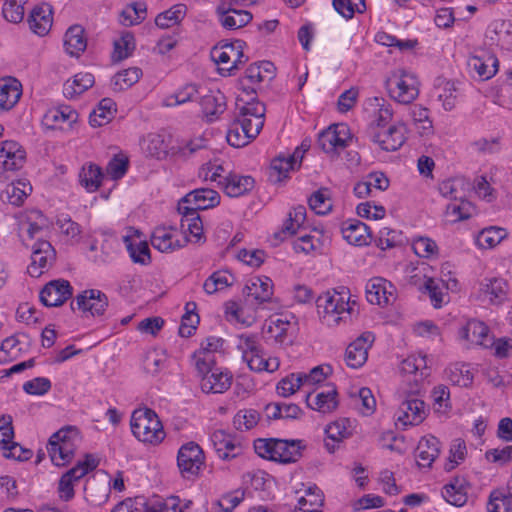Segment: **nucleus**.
I'll return each instance as SVG.
<instances>
[{
    "mask_svg": "<svg viewBox=\"0 0 512 512\" xmlns=\"http://www.w3.org/2000/svg\"><path fill=\"white\" fill-rule=\"evenodd\" d=\"M364 112L372 125L384 127L394 115L392 105L382 97L368 98L364 103Z\"/></svg>",
    "mask_w": 512,
    "mask_h": 512,
    "instance_id": "b1692460",
    "label": "nucleus"
},
{
    "mask_svg": "<svg viewBox=\"0 0 512 512\" xmlns=\"http://www.w3.org/2000/svg\"><path fill=\"white\" fill-rule=\"evenodd\" d=\"M53 23L52 8L48 4H41L33 8L29 17L28 24L31 31L39 36L46 35Z\"/></svg>",
    "mask_w": 512,
    "mask_h": 512,
    "instance_id": "4c0bfd02",
    "label": "nucleus"
},
{
    "mask_svg": "<svg viewBox=\"0 0 512 512\" xmlns=\"http://www.w3.org/2000/svg\"><path fill=\"white\" fill-rule=\"evenodd\" d=\"M357 428L355 420L349 418H340L327 425L325 433L333 441L340 442L351 437Z\"/></svg>",
    "mask_w": 512,
    "mask_h": 512,
    "instance_id": "603ef678",
    "label": "nucleus"
},
{
    "mask_svg": "<svg viewBox=\"0 0 512 512\" xmlns=\"http://www.w3.org/2000/svg\"><path fill=\"white\" fill-rule=\"evenodd\" d=\"M255 186V181L251 176L228 172L220 189L229 197H240L250 191Z\"/></svg>",
    "mask_w": 512,
    "mask_h": 512,
    "instance_id": "72a5a7b5",
    "label": "nucleus"
},
{
    "mask_svg": "<svg viewBox=\"0 0 512 512\" xmlns=\"http://www.w3.org/2000/svg\"><path fill=\"white\" fill-rule=\"evenodd\" d=\"M324 496L315 485H310L304 490V494L298 498V504L294 512H322Z\"/></svg>",
    "mask_w": 512,
    "mask_h": 512,
    "instance_id": "c03bdc74",
    "label": "nucleus"
},
{
    "mask_svg": "<svg viewBox=\"0 0 512 512\" xmlns=\"http://www.w3.org/2000/svg\"><path fill=\"white\" fill-rule=\"evenodd\" d=\"M244 293L259 303L267 302L273 296V282L267 276H253L248 279Z\"/></svg>",
    "mask_w": 512,
    "mask_h": 512,
    "instance_id": "58836bf2",
    "label": "nucleus"
},
{
    "mask_svg": "<svg viewBox=\"0 0 512 512\" xmlns=\"http://www.w3.org/2000/svg\"><path fill=\"white\" fill-rule=\"evenodd\" d=\"M234 276L227 270H218L212 273L204 282L203 288L207 294H214L231 286Z\"/></svg>",
    "mask_w": 512,
    "mask_h": 512,
    "instance_id": "bf43d9fd",
    "label": "nucleus"
},
{
    "mask_svg": "<svg viewBox=\"0 0 512 512\" xmlns=\"http://www.w3.org/2000/svg\"><path fill=\"white\" fill-rule=\"evenodd\" d=\"M239 115L236 121L242 131H246L253 139L258 136L264 125L265 106L263 103L238 96Z\"/></svg>",
    "mask_w": 512,
    "mask_h": 512,
    "instance_id": "0eeeda50",
    "label": "nucleus"
},
{
    "mask_svg": "<svg viewBox=\"0 0 512 512\" xmlns=\"http://www.w3.org/2000/svg\"><path fill=\"white\" fill-rule=\"evenodd\" d=\"M366 298L371 304L387 306L396 300V288L390 281L374 277L366 285Z\"/></svg>",
    "mask_w": 512,
    "mask_h": 512,
    "instance_id": "f3484780",
    "label": "nucleus"
},
{
    "mask_svg": "<svg viewBox=\"0 0 512 512\" xmlns=\"http://www.w3.org/2000/svg\"><path fill=\"white\" fill-rule=\"evenodd\" d=\"M440 442L434 436H425L421 438L417 447L418 464L422 467H430L434 460L439 456Z\"/></svg>",
    "mask_w": 512,
    "mask_h": 512,
    "instance_id": "49530a36",
    "label": "nucleus"
},
{
    "mask_svg": "<svg viewBox=\"0 0 512 512\" xmlns=\"http://www.w3.org/2000/svg\"><path fill=\"white\" fill-rule=\"evenodd\" d=\"M274 74V66L269 61L251 64L245 72L240 85L248 100H254L256 86L266 79H271Z\"/></svg>",
    "mask_w": 512,
    "mask_h": 512,
    "instance_id": "9b49d317",
    "label": "nucleus"
},
{
    "mask_svg": "<svg viewBox=\"0 0 512 512\" xmlns=\"http://www.w3.org/2000/svg\"><path fill=\"white\" fill-rule=\"evenodd\" d=\"M342 237L351 245L366 246L371 242L370 228L357 219H347L341 224Z\"/></svg>",
    "mask_w": 512,
    "mask_h": 512,
    "instance_id": "473e14b6",
    "label": "nucleus"
},
{
    "mask_svg": "<svg viewBox=\"0 0 512 512\" xmlns=\"http://www.w3.org/2000/svg\"><path fill=\"white\" fill-rule=\"evenodd\" d=\"M220 203V195L210 188H199L189 192L179 204L187 206V210L198 212L217 206Z\"/></svg>",
    "mask_w": 512,
    "mask_h": 512,
    "instance_id": "c85d7f7f",
    "label": "nucleus"
},
{
    "mask_svg": "<svg viewBox=\"0 0 512 512\" xmlns=\"http://www.w3.org/2000/svg\"><path fill=\"white\" fill-rule=\"evenodd\" d=\"M352 140L350 129L344 123L331 125L319 135V145L326 153L338 152L349 145Z\"/></svg>",
    "mask_w": 512,
    "mask_h": 512,
    "instance_id": "ddd939ff",
    "label": "nucleus"
},
{
    "mask_svg": "<svg viewBox=\"0 0 512 512\" xmlns=\"http://www.w3.org/2000/svg\"><path fill=\"white\" fill-rule=\"evenodd\" d=\"M237 348L242 353V359L254 372L272 373L278 370L280 361L270 357L263 351L259 338L254 334L243 333L238 336Z\"/></svg>",
    "mask_w": 512,
    "mask_h": 512,
    "instance_id": "20e7f679",
    "label": "nucleus"
},
{
    "mask_svg": "<svg viewBox=\"0 0 512 512\" xmlns=\"http://www.w3.org/2000/svg\"><path fill=\"white\" fill-rule=\"evenodd\" d=\"M408 129L403 121H398L388 128L374 133L372 140L385 151H396L407 139Z\"/></svg>",
    "mask_w": 512,
    "mask_h": 512,
    "instance_id": "4468645a",
    "label": "nucleus"
},
{
    "mask_svg": "<svg viewBox=\"0 0 512 512\" xmlns=\"http://www.w3.org/2000/svg\"><path fill=\"white\" fill-rule=\"evenodd\" d=\"M64 47L71 56L78 57L87 47L84 29L80 25L71 26L64 36Z\"/></svg>",
    "mask_w": 512,
    "mask_h": 512,
    "instance_id": "3c124183",
    "label": "nucleus"
},
{
    "mask_svg": "<svg viewBox=\"0 0 512 512\" xmlns=\"http://www.w3.org/2000/svg\"><path fill=\"white\" fill-rule=\"evenodd\" d=\"M14 431L12 426V418L8 415L0 417V449L6 458L17 460H27L31 457L30 450H23L22 447L13 441Z\"/></svg>",
    "mask_w": 512,
    "mask_h": 512,
    "instance_id": "f8f14e48",
    "label": "nucleus"
},
{
    "mask_svg": "<svg viewBox=\"0 0 512 512\" xmlns=\"http://www.w3.org/2000/svg\"><path fill=\"white\" fill-rule=\"evenodd\" d=\"M22 84L14 77L0 78V111L11 110L20 100Z\"/></svg>",
    "mask_w": 512,
    "mask_h": 512,
    "instance_id": "c9c22d12",
    "label": "nucleus"
},
{
    "mask_svg": "<svg viewBox=\"0 0 512 512\" xmlns=\"http://www.w3.org/2000/svg\"><path fill=\"white\" fill-rule=\"evenodd\" d=\"M512 509V494L504 490H494L487 503L488 512H510Z\"/></svg>",
    "mask_w": 512,
    "mask_h": 512,
    "instance_id": "338daca9",
    "label": "nucleus"
},
{
    "mask_svg": "<svg viewBox=\"0 0 512 512\" xmlns=\"http://www.w3.org/2000/svg\"><path fill=\"white\" fill-rule=\"evenodd\" d=\"M130 427L134 437L146 445L158 446L166 437L161 420L149 408L134 410L130 419Z\"/></svg>",
    "mask_w": 512,
    "mask_h": 512,
    "instance_id": "f03ea898",
    "label": "nucleus"
},
{
    "mask_svg": "<svg viewBox=\"0 0 512 512\" xmlns=\"http://www.w3.org/2000/svg\"><path fill=\"white\" fill-rule=\"evenodd\" d=\"M185 13V5H174L170 9L158 14L155 18V24L160 28H169L179 23L183 19Z\"/></svg>",
    "mask_w": 512,
    "mask_h": 512,
    "instance_id": "774afa93",
    "label": "nucleus"
},
{
    "mask_svg": "<svg viewBox=\"0 0 512 512\" xmlns=\"http://www.w3.org/2000/svg\"><path fill=\"white\" fill-rule=\"evenodd\" d=\"M211 442L217 456L224 461L236 459L243 454L241 442L224 430H216L211 435Z\"/></svg>",
    "mask_w": 512,
    "mask_h": 512,
    "instance_id": "dca6fc26",
    "label": "nucleus"
},
{
    "mask_svg": "<svg viewBox=\"0 0 512 512\" xmlns=\"http://www.w3.org/2000/svg\"><path fill=\"white\" fill-rule=\"evenodd\" d=\"M426 405L424 401L411 397L403 400L396 412L397 424L403 428L419 425L426 418Z\"/></svg>",
    "mask_w": 512,
    "mask_h": 512,
    "instance_id": "2eb2a0df",
    "label": "nucleus"
},
{
    "mask_svg": "<svg viewBox=\"0 0 512 512\" xmlns=\"http://www.w3.org/2000/svg\"><path fill=\"white\" fill-rule=\"evenodd\" d=\"M509 287L502 278L484 279L479 286L478 297L490 304H501L508 297Z\"/></svg>",
    "mask_w": 512,
    "mask_h": 512,
    "instance_id": "2f4dec72",
    "label": "nucleus"
},
{
    "mask_svg": "<svg viewBox=\"0 0 512 512\" xmlns=\"http://www.w3.org/2000/svg\"><path fill=\"white\" fill-rule=\"evenodd\" d=\"M467 66L473 77L488 80L496 74L498 60L493 54L483 51L481 54L471 55L468 58Z\"/></svg>",
    "mask_w": 512,
    "mask_h": 512,
    "instance_id": "bb28decb",
    "label": "nucleus"
},
{
    "mask_svg": "<svg viewBox=\"0 0 512 512\" xmlns=\"http://www.w3.org/2000/svg\"><path fill=\"white\" fill-rule=\"evenodd\" d=\"M72 295V287L66 280H53L40 292V300L47 307L62 305Z\"/></svg>",
    "mask_w": 512,
    "mask_h": 512,
    "instance_id": "cd10ccee",
    "label": "nucleus"
},
{
    "mask_svg": "<svg viewBox=\"0 0 512 512\" xmlns=\"http://www.w3.org/2000/svg\"><path fill=\"white\" fill-rule=\"evenodd\" d=\"M78 113L72 107L62 105L46 111L43 116V124L49 129H72L78 121Z\"/></svg>",
    "mask_w": 512,
    "mask_h": 512,
    "instance_id": "4be33fe9",
    "label": "nucleus"
},
{
    "mask_svg": "<svg viewBox=\"0 0 512 512\" xmlns=\"http://www.w3.org/2000/svg\"><path fill=\"white\" fill-rule=\"evenodd\" d=\"M375 337L371 332H364L346 349L345 360L349 367L357 369L365 364L368 358V350L371 348Z\"/></svg>",
    "mask_w": 512,
    "mask_h": 512,
    "instance_id": "aec40b11",
    "label": "nucleus"
},
{
    "mask_svg": "<svg viewBox=\"0 0 512 512\" xmlns=\"http://www.w3.org/2000/svg\"><path fill=\"white\" fill-rule=\"evenodd\" d=\"M80 443L81 436L77 428L72 426L61 428L51 435L47 444L51 462L57 467L68 465L74 458Z\"/></svg>",
    "mask_w": 512,
    "mask_h": 512,
    "instance_id": "7ed1b4c3",
    "label": "nucleus"
},
{
    "mask_svg": "<svg viewBox=\"0 0 512 512\" xmlns=\"http://www.w3.org/2000/svg\"><path fill=\"white\" fill-rule=\"evenodd\" d=\"M210 57L217 66L218 72L223 76L231 75L247 61L241 41L214 46L211 49Z\"/></svg>",
    "mask_w": 512,
    "mask_h": 512,
    "instance_id": "423d86ee",
    "label": "nucleus"
},
{
    "mask_svg": "<svg viewBox=\"0 0 512 512\" xmlns=\"http://www.w3.org/2000/svg\"><path fill=\"white\" fill-rule=\"evenodd\" d=\"M219 23L226 30H237L249 24L253 18L247 10L236 9L231 3L221 2L216 8Z\"/></svg>",
    "mask_w": 512,
    "mask_h": 512,
    "instance_id": "6ab92c4d",
    "label": "nucleus"
},
{
    "mask_svg": "<svg viewBox=\"0 0 512 512\" xmlns=\"http://www.w3.org/2000/svg\"><path fill=\"white\" fill-rule=\"evenodd\" d=\"M294 169L293 158H287L286 155H279L271 162L269 178L273 182H280L287 178L289 172Z\"/></svg>",
    "mask_w": 512,
    "mask_h": 512,
    "instance_id": "0e129e2a",
    "label": "nucleus"
},
{
    "mask_svg": "<svg viewBox=\"0 0 512 512\" xmlns=\"http://www.w3.org/2000/svg\"><path fill=\"white\" fill-rule=\"evenodd\" d=\"M204 459V453L198 444H183L177 455V464L183 477L189 479L197 476L204 465Z\"/></svg>",
    "mask_w": 512,
    "mask_h": 512,
    "instance_id": "1a4fd4ad",
    "label": "nucleus"
},
{
    "mask_svg": "<svg viewBox=\"0 0 512 512\" xmlns=\"http://www.w3.org/2000/svg\"><path fill=\"white\" fill-rule=\"evenodd\" d=\"M506 236L505 229L491 226L481 230L475 236L474 241L476 246L481 249H491L497 246Z\"/></svg>",
    "mask_w": 512,
    "mask_h": 512,
    "instance_id": "6e6d98bb",
    "label": "nucleus"
},
{
    "mask_svg": "<svg viewBox=\"0 0 512 512\" xmlns=\"http://www.w3.org/2000/svg\"><path fill=\"white\" fill-rule=\"evenodd\" d=\"M460 337L471 345L487 346L490 342L489 328L479 320H470L460 330Z\"/></svg>",
    "mask_w": 512,
    "mask_h": 512,
    "instance_id": "79ce46f5",
    "label": "nucleus"
},
{
    "mask_svg": "<svg viewBox=\"0 0 512 512\" xmlns=\"http://www.w3.org/2000/svg\"><path fill=\"white\" fill-rule=\"evenodd\" d=\"M290 315H275L269 318L266 324V333L276 343L285 344L292 341L295 322Z\"/></svg>",
    "mask_w": 512,
    "mask_h": 512,
    "instance_id": "a878e982",
    "label": "nucleus"
},
{
    "mask_svg": "<svg viewBox=\"0 0 512 512\" xmlns=\"http://www.w3.org/2000/svg\"><path fill=\"white\" fill-rule=\"evenodd\" d=\"M319 322L327 328H338L352 323L358 315V304L345 287L328 289L315 300Z\"/></svg>",
    "mask_w": 512,
    "mask_h": 512,
    "instance_id": "f257e3e1",
    "label": "nucleus"
},
{
    "mask_svg": "<svg viewBox=\"0 0 512 512\" xmlns=\"http://www.w3.org/2000/svg\"><path fill=\"white\" fill-rule=\"evenodd\" d=\"M461 90L459 86L452 81H445L438 87V100L446 111H451L456 107Z\"/></svg>",
    "mask_w": 512,
    "mask_h": 512,
    "instance_id": "13d9d810",
    "label": "nucleus"
},
{
    "mask_svg": "<svg viewBox=\"0 0 512 512\" xmlns=\"http://www.w3.org/2000/svg\"><path fill=\"white\" fill-rule=\"evenodd\" d=\"M115 111V103L111 99H102L89 116L90 125L92 127H101L108 124L112 120Z\"/></svg>",
    "mask_w": 512,
    "mask_h": 512,
    "instance_id": "4d7b16f0",
    "label": "nucleus"
},
{
    "mask_svg": "<svg viewBox=\"0 0 512 512\" xmlns=\"http://www.w3.org/2000/svg\"><path fill=\"white\" fill-rule=\"evenodd\" d=\"M420 82L417 76L403 68L393 70L385 81L388 96L403 105L411 104L419 96Z\"/></svg>",
    "mask_w": 512,
    "mask_h": 512,
    "instance_id": "39448f33",
    "label": "nucleus"
},
{
    "mask_svg": "<svg viewBox=\"0 0 512 512\" xmlns=\"http://www.w3.org/2000/svg\"><path fill=\"white\" fill-rule=\"evenodd\" d=\"M75 303L77 305V309L84 314L100 316L104 314L108 306V299L102 291L90 289L77 295Z\"/></svg>",
    "mask_w": 512,
    "mask_h": 512,
    "instance_id": "393cba45",
    "label": "nucleus"
},
{
    "mask_svg": "<svg viewBox=\"0 0 512 512\" xmlns=\"http://www.w3.org/2000/svg\"><path fill=\"white\" fill-rule=\"evenodd\" d=\"M178 212L182 215L181 229L186 236L187 244H202L206 237L203 230L202 220L198 212L187 210V206L179 204Z\"/></svg>",
    "mask_w": 512,
    "mask_h": 512,
    "instance_id": "a211bd4d",
    "label": "nucleus"
},
{
    "mask_svg": "<svg viewBox=\"0 0 512 512\" xmlns=\"http://www.w3.org/2000/svg\"><path fill=\"white\" fill-rule=\"evenodd\" d=\"M303 448L301 440L276 439V462L289 464L298 461Z\"/></svg>",
    "mask_w": 512,
    "mask_h": 512,
    "instance_id": "37998d69",
    "label": "nucleus"
},
{
    "mask_svg": "<svg viewBox=\"0 0 512 512\" xmlns=\"http://www.w3.org/2000/svg\"><path fill=\"white\" fill-rule=\"evenodd\" d=\"M470 490L471 484L465 476H455L443 486L441 495L447 503L462 507L468 501Z\"/></svg>",
    "mask_w": 512,
    "mask_h": 512,
    "instance_id": "5701e85b",
    "label": "nucleus"
},
{
    "mask_svg": "<svg viewBox=\"0 0 512 512\" xmlns=\"http://www.w3.org/2000/svg\"><path fill=\"white\" fill-rule=\"evenodd\" d=\"M142 151L150 157L162 159L167 155L168 144L163 135L158 133H150L145 136L141 143Z\"/></svg>",
    "mask_w": 512,
    "mask_h": 512,
    "instance_id": "864d4df0",
    "label": "nucleus"
},
{
    "mask_svg": "<svg viewBox=\"0 0 512 512\" xmlns=\"http://www.w3.org/2000/svg\"><path fill=\"white\" fill-rule=\"evenodd\" d=\"M123 241L134 263L142 265L150 263V249L147 241L139 230L129 228L123 236Z\"/></svg>",
    "mask_w": 512,
    "mask_h": 512,
    "instance_id": "412c9836",
    "label": "nucleus"
},
{
    "mask_svg": "<svg viewBox=\"0 0 512 512\" xmlns=\"http://www.w3.org/2000/svg\"><path fill=\"white\" fill-rule=\"evenodd\" d=\"M95 83L94 76L89 72H79L64 83L63 92L67 98H75Z\"/></svg>",
    "mask_w": 512,
    "mask_h": 512,
    "instance_id": "09e8293b",
    "label": "nucleus"
},
{
    "mask_svg": "<svg viewBox=\"0 0 512 512\" xmlns=\"http://www.w3.org/2000/svg\"><path fill=\"white\" fill-rule=\"evenodd\" d=\"M78 179L80 185L88 193H93L101 187L105 179V173L99 165L93 162H86L79 171Z\"/></svg>",
    "mask_w": 512,
    "mask_h": 512,
    "instance_id": "a19ab883",
    "label": "nucleus"
},
{
    "mask_svg": "<svg viewBox=\"0 0 512 512\" xmlns=\"http://www.w3.org/2000/svg\"><path fill=\"white\" fill-rule=\"evenodd\" d=\"M142 72L137 67L124 69L114 75L112 78V86L115 91H122L130 88L137 83Z\"/></svg>",
    "mask_w": 512,
    "mask_h": 512,
    "instance_id": "e2e57ef3",
    "label": "nucleus"
},
{
    "mask_svg": "<svg viewBox=\"0 0 512 512\" xmlns=\"http://www.w3.org/2000/svg\"><path fill=\"white\" fill-rule=\"evenodd\" d=\"M446 378L453 385L469 387L474 380V369L470 364L454 363L445 370Z\"/></svg>",
    "mask_w": 512,
    "mask_h": 512,
    "instance_id": "8fccbe9b",
    "label": "nucleus"
},
{
    "mask_svg": "<svg viewBox=\"0 0 512 512\" xmlns=\"http://www.w3.org/2000/svg\"><path fill=\"white\" fill-rule=\"evenodd\" d=\"M226 174L223 164L219 159L204 163L198 173L202 180L215 182L219 188Z\"/></svg>",
    "mask_w": 512,
    "mask_h": 512,
    "instance_id": "680f3d73",
    "label": "nucleus"
},
{
    "mask_svg": "<svg viewBox=\"0 0 512 512\" xmlns=\"http://www.w3.org/2000/svg\"><path fill=\"white\" fill-rule=\"evenodd\" d=\"M323 235L320 230L314 229L308 234H304L293 242L294 250L299 253L309 254L319 251L323 246Z\"/></svg>",
    "mask_w": 512,
    "mask_h": 512,
    "instance_id": "5fc2aeb1",
    "label": "nucleus"
},
{
    "mask_svg": "<svg viewBox=\"0 0 512 512\" xmlns=\"http://www.w3.org/2000/svg\"><path fill=\"white\" fill-rule=\"evenodd\" d=\"M374 40L380 45L395 48L401 52L412 50L418 44L417 40L415 39H398L396 36L391 35L385 31H378L375 34Z\"/></svg>",
    "mask_w": 512,
    "mask_h": 512,
    "instance_id": "052dcab7",
    "label": "nucleus"
},
{
    "mask_svg": "<svg viewBox=\"0 0 512 512\" xmlns=\"http://www.w3.org/2000/svg\"><path fill=\"white\" fill-rule=\"evenodd\" d=\"M135 49V40L130 32L121 33L120 37L114 41L112 58L114 61H121L129 57Z\"/></svg>",
    "mask_w": 512,
    "mask_h": 512,
    "instance_id": "69168bd1",
    "label": "nucleus"
},
{
    "mask_svg": "<svg viewBox=\"0 0 512 512\" xmlns=\"http://www.w3.org/2000/svg\"><path fill=\"white\" fill-rule=\"evenodd\" d=\"M54 249L52 245L45 240H39L32 246L31 264L28 272L33 277L40 276L54 259Z\"/></svg>",
    "mask_w": 512,
    "mask_h": 512,
    "instance_id": "7c9ffc66",
    "label": "nucleus"
},
{
    "mask_svg": "<svg viewBox=\"0 0 512 512\" xmlns=\"http://www.w3.org/2000/svg\"><path fill=\"white\" fill-rule=\"evenodd\" d=\"M98 466L97 458L92 454H86L83 460L69 469L62 475L58 484L59 498L63 501H70L74 495V483L83 478L90 471Z\"/></svg>",
    "mask_w": 512,
    "mask_h": 512,
    "instance_id": "6e6552de",
    "label": "nucleus"
},
{
    "mask_svg": "<svg viewBox=\"0 0 512 512\" xmlns=\"http://www.w3.org/2000/svg\"><path fill=\"white\" fill-rule=\"evenodd\" d=\"M25 335H12L2 341L0 347V361H13L27 350Z\"/></svg>",
    "mask_w": 512,
    "mask_h": 512,
    "instance_id": "de8ad7c7",
    "label": "nucleus"
},
{
    "mask_svg": "<svg viewBox=\"0 0 512 512\" xmlns=\"http://www.w3.org/2000/svg\"><path fill=\"white\" fill-rule=\"evenodd\" d=\"M306 404L309 408L322 414L331 413L338 405L337 391L334 386H329L316 395L309 392L306 396Z\"/></svg>",
    "mask_w": 512,
    "mask_h": 512,
    "instance_id": "e433bc0d",
    "label": "nucleus"
},
{
    "mask_svg": "<svg viewBox=\"0 0 512 512\" xmlns=\"http://www.w3.org/2000/svg\"><path fill=\"white\" fill-rule=\"evenodd\" d=\"M232 378L233 376L228 370L215 367L202 377L201 389L205 393H223L230 388Z\"/></svg>",
    "mask_w": 512,
    "mask_h": 512,
    "instance_id": "f704fd0d",
    "label": "nucleus"
},
{
    "mask_svg": "<svg viewBox=\"0 0 512 512\" xmlns=\"http://www.w3.org/2000/svg\"><path fill=\"white\" fill-rule=\"evenodd\" d=\"M152 246L163 253H172L187 245L186 236L176 227H156L151 235Z\"/></svg>",
    "mask_w": 512,
    "mask_h": 512,
    "instance_id": "9d476101",
    "label": "nucleus"
},
{
    "mask_svg": "<svg viewBox=\"0 0 512 512\" xmlns=\"http://www.w3.org/2000/svg\"><path fill=\"white\" fill-rule=\"evenodd\" d=\"M26 152L22 146L12 140H7L0 145V168L5 171H15L23 167Z\"/></svg>",
    "mask_w": 512,
    "mask_h": 512,
    "instance_id": "c756f323",
    "label": "nucleus"
},
{
    "mask_svg": "<svg viewBox=\"0 0 512 512\" xmlns=\"http://www.w3.org/2000/svg\"><path fill=\"white\" fill-rule=\"evenodd\" d=\"M203 116L208 122L218 119L226 108L225 97L220 91H208L200 99Z\"/></svg>",
    "mask_w": 512,
    "mask_h": 512,
    "instance_id": "ea45409f",
    "label": "nucleus"
},
{
    "mask_svg": "<svg viewBox=\"0 0 512 512\" xmlns=\"http://www.w3.org/2000/svg\"><path fill=\"white\" fill-rule=\"evenodd\" d=\"M32 192V186L25 180H18L8 184L1 192L0 198L3 202H7L14 206H20L24 200Z\"/></svg>",
    "mask_w": 512,
    "mask_h": 512,
    "instance_id": "a18cd8bd",
    "label": "nucleus"
}]
</instances>
